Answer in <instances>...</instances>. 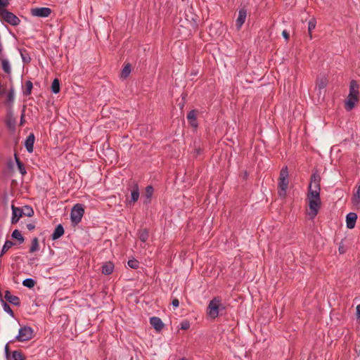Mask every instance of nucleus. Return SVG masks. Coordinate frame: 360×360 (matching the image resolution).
I'll list each match as a JSON object with an SVG mask.
<instances>
[{"instance_id":"24","label":"nucleus","mask_w":360,"mask_h":360,"mask_svg":"<svg viewBox=\"0 0 360 360\" xmlns=\"http://www.w3.org/2000/svg\"><path fill=\"white\" fill-rule=\"evenodd\" d=\"M39 249V240L37 238H34L32 240L31 247L30 248V252L32 253L38 251Z\"/></svg>"},{"instance_id":"26","label":"nucleus","mask_w":360,"mask_h":360,"mask_svg":"<svg viewBox=\"0 0 360 360\" xmlns=\"http://www.w3.org/2000/svg\"><path fill=\"white\" fill-rule=\"evenodd\" d=\"M51 91L53 94H58L60 91V82L58 79H54L51 84Z\"/></svg>"},{"instance_id":"16","label":"nucleus","mask_w":360,"mask_h":360,"mask_svg":"<svg viewBox=\"0 0 360 360\" xmlns=\"http://www.w3.org/2000/svg\"><path fill=\"white\" fill-rule=\"evenodd\" d=\"M5 299L13 305L18 306L20 304L19 297L11 295L8 290L6 291Z\"/></svg>"},{"instance_id":"44","label":"nucleus","mask_w":360,"mask_h":360,"mask_svg":"<svg viewBox=\"0 0 360 360\" xmlns=\"http://www.w3.org/2000/svg\"><path fill=\"white\" fill-rule=\"evenodd\" d=\"M282 35L286 40L289 39V34L286 30L283 31Z\"/></svg>"},{"instance_id":"4","label":"nucleus","mask_w":360,"mask_h":360,"mask_svg":"<svg viewBox=\"0 0 360 360\" xmlns=\"http://www.w3.org/2000/svg\"><path fill=\"white\" fill-rule=\"evenodd\" d=\"M221 307V300L217 298L214 297L212 299L207 307V314L208 315L212 318L215 319L219 315V309Z\"/></svg>"},{"instance_id":"45","label":"nucleus","mask_w":360,"mask_h":360,"mask_svg":"<svg viewBox=\"0 0 360 360\" xmlns=\"http://www.w3.org/2000/svg\"><path fill=\"white\" fill-rule=\"evenodd\" d=\"M27 228L29 231H33L35 228V226L33 224H27Z\"/></svg>"},{"instance_id":"9","label":"nucleus","mask_w":360,"mask_h":360,"mask_svg":"<svg viewBox=\"0 0 360 360\" xmlns=\"http://www.w3.org/2000/svg\"><path fill=\"white\" fill-rule=\"evenodd\" d=\"M5 122H6L7 127L10 130H11V131L15 130L16 119L13 116V113L12 110H8L7 112Z\"/></svg>"},{"instance_id":"29","label":"nucleus","mask_w":360,"mask_h":360,"mask_svg":"<svg viewBox=\"0 0 360 360\" xmlns=\"http://www.w3.org/2000/svg\"><path fill=\"white\" fill-rule=\"evenodd\" d=\"M25 87H26V89L24 91V94L25 96L30 95L32 93V87H33L32 82L30 80L27 81L25 82Z\"/></svg>"},{"instance_id":"47","label":"nucleus","mask_w":360,"mask_h":360,"mask_svg":"<svg viewBox=\"0 0 360 360\" xmlns=\"http://www.w3.org/2000/svg\"><path fill=\"white\" fill-rule=\"evenodd\" d=\"M25 122V114L24 112L22 113L20 117V125H22Z\"/></svg>"},{"instance_id":"3","label":"nucleus","mask_w":360,"mask_h":360,"mask_svg":"<svg viewBox=\"0 0 360 360\" xmlns=\"http://www.w3.org/2000/svg\"><path fill=\"white\" fill-rule=\"evenodd\" d=\"M289 179L288 170L287 167H284L280 171L278 184V195L281 198H285L286 191L288 188Z\"/></svg>"},{"instance_id":"43","label":"nucleus","mask_w":360,"mask_h":360,"mask_svg":"<svg viewBox=\"0 0 360 360\" xmlns=\"http://www.w3.org/2000/svg\"><path fill=\"white\" fill-rule=\"evenodd\" d=\"M189 328V323L188 322L181 323V329L186 330Z\"/></svg>"},{"instance_id":"22","label":"nucleus","mask_w":360,"mask_h":360,"mask_svg":"<svg viewBox=\"0 0 360 360\" xmlns=\"http://www.w3.org/2000/svg\"><path fill=\"white\" fill-rule=\"evenodd\" d=\"M0 60L1 61V66H2L3 70L6 74L10 75L11 73V65H10V63H9L8 60H7V59H1V58H0Z\"/></svg>"},{"instance_id":"36","label":"nucleus","mask_w":360,"mask_h":360,"mask_svg":"<svg viewBox=\"0 0 360 360\" xmlns=\"http://www.w3.org/2000/svg\"><path fill=\"white\" fill-rule=\"evenodd\" d=\"M128 265L131 269H137L139 266V262L136 259H129L128 261Z\"/></svg>"},{"instance_id":"6","label":"nucleus","mask_w":360,"mask_h":360,"mask_svg":"<svg viewBox=\"0 0 360 360\" xmlns=\"http://www.w3.org/2000/svg\"><path fill=\"white\" fill-rule=\"evenodd\" d=\"M84 213V210L82 205L79 204L75 205L72 209L70 213V219L72 222L75 224H79L82 220Z\"/></svg>"},{"instance_id":"30","label":"nucleus","mask_w":360,"mask_h":360,"mask_svg":"<svg viewBox=\"0 0 360 360\" xmlns=\"http://www.w3.org/2000/svg\"><path fill=\"white\" fill-rule=\"evenodd\" d=\"M35 283V281L32 278H26L22 281V285L29 288H33Z\"/></svg>"},{"instance_id":"11","label":"nucleus","mask_w":360,"mask_h":360,"mask_svg":"<svg viewBox=\"0 0 360 360\" xmlns=\"http://www.w3.org/2000/svg\"><path fill=\"white\" fill-rule=\"evenodd\" d=\"M357 219V214L354 212H349L346 216V224L347 227L349 229H353L355 226V224Z\"/></svg>"},{"instance_id":"21","label":"nucleus","mask_w":360,"mask_h":360,"mask_svg":"<svg viewBox=\"0 0 360 360\" xmlns=\"http://www.w3.org/2000/svg\"><path fill=\"white\" fill-rule=\"evenodd\" d=\"M14 156H15V162L17 164V166H18V170H19L20 173L22 176H25L27 174V171H26V169H25L24 165L20 160L19 158L18 157V155L16 154H15Z\"/></svg>"},{"instance_id":"12","label":"nucleus","mask_w":360,"mask_h":360,"mask_svg":"<svg viewBox=\"0 0 360 360\" xmlns=\"http://www.w3.org/2000/svg\"><path fill=\"white\" fill-rule=\"evenodd\" d=\"M247 17V12L245 9H240L238 12V16L236 22V25L238 30H240L244 24Z\"/></svg>"},{"instance_id":"46","label":"nucleus","mask_w":360,"mask_h":360,"mask_svg":"<svg viewBox=\"0 0 360 360\" xmlns=\"http://www.w3.org/2000/svg\"><path fill=\"white\" fill-rule=\"evenodd\" d=\"M356 316L357 318H360V304L356 307Z\"/></svg>"},{"instance_id":"35","label":"nucleus","mask_w":360,"mask_h":360,"mask_svg":"<svg viewBox=\"0 0 360 360\" xmlns=\"http://www.w3.org/2000/svg\"><path fill=\"white\" fill-rule=\"evenodd\" d=\"M10 0H0V13L3 11H6V7L8 6Z\"/></svg>"},{"instance_id":"51","label":"nucleus","mask_w":360,"mask_h":360,"mask_svg":"<svg viewBox=\"0 0 360 360\" xmlns=\"http://www.w3.org/2000/svg\"><path fill=\"white\" fill-rule=\"evenodd\" d=\"M359 354H360V351H359Z\"/></svg>"},{"instance_id":"20","label":"nucleus","mask_w":360,"mask_h":360,"mask_svg":"<svg viewBox=\"0 0 360 360\" xmlns=\"http://www.w3.org/2000/svg\"><path fill=\"white\" fill-rule=\"evenodd\" d=\"M139 198V190L137 185H135L133 188V190L131 192V200L129 201L130 204H134Z\"/></svg>"},{"instance_id":"19","label":"nucleus","mask_w":360,"mask_h":360,"mask_svg":"<svg viewBox=\"0 0 360 360\" xmlns=\"http://www.w3.org/2000/svg\"><path fill=\"white\" fill-rule=\"evenodd\" d=\"M114 264L111 262H105L102 266V273L105 275H110L112 273Z\"/></svg>"},{"instance_id":"5","label":"nucleus","mask_w":360,"mask_h":360,"mask_svg":"<svg viewBox=\"0 0 360 360\" xmlns=\"http://www.w3.org/2000/svg\"><path fill=\"white\" fill-rule=\"evenodd\" d=\"M0 19L13 26H17L20 22L19 18L8 10L3 11L0 13Z\"/></svg>"},{"instance_id":"39","label":"nucleus","mask_w":360,"mask_h":360,"mask_svg":"<svg viewBox=\"0 0 360 360\" xmlns=\"http://www.w3.org/2000/svg\"><path fill=\"white\" fill-rule=\"evenodd\" d=\"M153 193V188L151 186H148L146 188V196L150 199Z\"/></svg>"},{"instance_id":"34","label":"nucleus","mask_w":360,"mask_h":360,"mask_svg":"<svg viewBox=\"0 0 360 360\" xmlns=\"http://www.w3.org/2000/svg\"><path fill=\"white\" fill-rule=\"evenodd\" d=\"M15 98L14 89L13 87H11L8 92L7 95V101L9 103H13Z\"/></svg>"},{"instance_id":"15","label":"nucleus","mask_w":360,"mask_h":360,"mask_svg":"<svg viewBox=\"0 0 360 360\" xmlns=\"http://www.w3.org/2000/svg\"><path fill=\"white\" fill-rule=\"evenodd\" d=\"M187 119L188 120L189 124L194 128H197L198 122H197V112L195 110H191L187 115Z\"/></svg>"},{"instance_id":"32","label":"nucleus","mask_w":360,"mask_h":360,"mask_svg":"<svg viewBox=\"0 0 360 360\" xmlns=\"http://www.w3.org/2000/svg\"><path fill=\"white\" fill-rule=\"evenodd\" d=\"M14 243L12 241L6 240L2 248L1 256H2L8 249H10Z\"/></svg>"},{"instance_id":"37","label":"nucleus","mask_w":360,"mask_h":360,"mask_svg":"<svg viewBox=\"0 0 360 360\" xmlns=\"http://www.w3.org/2000/svg\"><path fill=\"white\" fill-rule=\"evenodd\" d=\"M316 86L319 89V90L324 89L326 86V79H324L323 78L319 79L317 81Z\"/></svg>"},{"instance_id":"27","label":"nucleus","mask_w":360,"mask_h":360,"mask_svg":"<svg viewBox=\"0 0 360 360\" xmlns=\"http://www.w3.org/2000/svg\"><path fill=\"white\" fill-rule=\"evenodd\" d=\"M131 72V65L129 64H127L122 69L121 72V77L127 78Z\"/></svg>"},{"instance_id":"28","label":"nucleus","mask_w":360,"mask_h":360,"mask_svg":"<svg viewBox=\"0 0 360 360\" xmlns=\"http://www.w3.org/2000/svg\"><path fill=\"white\" fill-rule=\"evenodd\" d=\"M21 210L25 216L32 217L34 215V210L30 206H24L22 208H21Z\"/></svg>"},{"instance_id":"13","label":"nucleus","mask_w":360,"mask_h":360,"mask_svg":"<svg viewBox=\"0 0 360 360\" xmlns=\"http://www.w3.org/2000/svg\"><path fill=\"white\" fill-rule=\"evenodd\" d=\"M150 323L157 331H160L164 328V323L159 317H151L150 319Z\"/></svg>"},{"instance_id":"40","label":"nucleus","mask_w":360,"mask_h":360,"mask_svg":"<svg viewBox=\"0 0 360 360\" xmlns=\"http://www.w3.org/2000/svg\"><path fill=\"white\" fill-rule=\"evenodd\" d=\"M347 247L346 245L343 243V242H341L340 244H339V247H338V251H339V253L342 255V254H345L346 252H347Z\"/></svg>"},{"instance_id":"41","label":"nucleus","mask_w":360,"mask_h":360,"mask_svg":"<svg viewBox=\"0 0 360 360\" xmlns=\"http://www.w3.org/2000/svg\"><path fill=\"white\" fill-rule=\"evenodd\" d=\"M172 304L174 307H178L179 306V301L177 298L172 300Z\"/></svg>"},{"instance_id":"14","label":"nucleus","mask_w":360,"mask_h":360,"mask_svg":"<svg viewBox=\"0 0 360 360\" xmlns=\"http://www.w3.org/2000/svg\"><path fill=\"white\" fill-rule=\"evenodd\" d=\"M34 140L35 137L33 134H30L25 140V146L29 153L33 152Z\"/></svg>"},{"instance_id":"7","label":"nucleus","mask_w":360,"mask_h":360,"mask_svg":"<svg viewBox=\"0 0 360 360\" xmlns=\"http://www.w3.org/2000/svg\"><path fill=\"white\" fill-rule=\"evenodd\" d=\"M33 330L29 326H24L19 330L18 335L16 336V340L20 342L27 341L32 338Z\"/></svg>"},{"instance_id":"31","label":"nucleus","mask_w":360,"mask_h":360,"mask_svg":"<svg viewBox=\"0 0 360 360\" xmlns=\"http://www.w3.org/2000/svg\"><path fill=\"white\" fill-rule=\"evenodd\" d=\"M12 357L13 360H25V356L22 353L18 350L13 352Z\"/></svg>"},{"instance_id":"1","label":"nucleus","mask_w":360,"mask_h":360,"mask_svg":"<svg viewBox=\"0 0 360 360\" xmlns=\"http://www.w3.org/2000/svg\"><path fill=\"white\" fill-rule=\"evenodd\" d=\"M320 192L321 176L317 172H314L311 176L307 198L309 205L308 215L310 219H314L316 217L321 207Z\"/></svg>"},{"instance_id":"49","label":"nucleus","mask_w":360,"mask_h":360,"mask_svg":"<svg viewBox=\"0 0 360 360\" xmlns=\"http://www.w3.org/2000/svg\"><path fill=\"white\" fill-rule=\"evenodd\" d=\"M197 154H199L200 153V149L196 150Z\"/></svg>"},{"instance_id":"23","label":"nucleus","mask_w":360,"mask_h":360,"mask_svg":"<svg viewBox=\"0 0 360 360\" xmlns=\"http://www.w3.org/2000/svg\"><path fill=\"white\" fill-rule=\"evenodd\" d=\"M11 236L13 238L16 239L20 244L22 243L25 240L24 237L18 229H15L13 231Z\"/></svg>"},{"instance_id":"38","label":"nucleus","mask_w":360,"mask_h":360,"mask_svg":"<svg viewBox=\"0 0 360 360\" xmlns=\"http://www.w3.org/2000/svg\"><path fill=\"white\" fill-rule=\"evenodd\" d=\"M148 238V233L146 230L142 231L139 234V238L142 242H146Z\"/></svg>"},{"instance_id":"33","label":"nucleus","mask_w":360,"mask_h":360,"mask_svg":"<svg viewBox=\"0 0 360 360\" xmlns=\"http://www.w3.org/2000/svg\"><path fill=\"white\" fill-rule=\"evenodd\" d=\"M1 301L2 303L4 310L8 314H9L11 316H13V311L10 307V306L6 302H4V300L1 299Z\"/></svg>"},{"instance_id":"8","label":"nucleus","mask_w":360,"mask_h":360,"mask_svg":"<svg viewBox=\"0 0 360 360\" xmlns=\"http://www.w3.org/2000/svg\"><path fill=\"white\" fill-rule=\"evenodd\" d=\"M52 11L48 7H36L30 10V13L32 16L39 18H47L49 17Z\"/></svg>"},{"instance_id":"17","label":"nucleus","mask_w":360,"mask_h":360,"mask_svg":"<svg viewBox=\"0 0 360 360\" xmlns=\"http://www.w3.org/2000/svg\"><path fill=\"white\" fill-rule=\"evenodd\" d=\"M63 233H64V229H63V226L61 224H58L56 227L53 234L51 235V238L53 240H57L59 238H60L63 235Z\"/></svg>"},{"instance_id":"10","label":"nucleus","mask_w":360,"mask_h":360,"mask_svg":"<svg viewBox=\"0 0 360 360\" xmlns=\"http://www.w3.org/2000/svg\"><path fill=\"white\" fill-rule=\"evenodd\" d=\"M12 209V218H11V224H16L20 218H21L24 214L22 213V211L21 208L16 207L13 205H11Z\"/></svg>"},{"instance_id":"50","label":"nucleus","mask_w":360,"mask_h":360,"mask_svg":"<svg viewBox=\"0 0 360 360\" xmlns=\"http://www.w3.org/2000/svg\"><path fill=\"white\" fill-rule=\"evenodd\" d=\"M179 360H187L186 358H181Z\"/></svg>"},{"instance_id":"18","label":"nucleus","mask_w":360,"mask_h":360,"mask_svg":"<svg viewBox=\"0 0 360 360\" xmlns=\"http://www.w3.org/2000/svg\"><path fill=\"white\" fill-rule=\"evenodd\" d=\"M352 202L357 209H360V185L352 198Z\"/></svg>"},{"instance_id":"2","label":"nucleus","mask_w":360,"mask_h":360,"mask_svg":"<svg viewBox=\"0 0 360 360\" xmlns=\"http://www.w3.org/2000/svg\"><path fill=\"white\" fill-rule=\"evenodd\" d=\"M359 86L355 80L349 84V93L345 101V108L347 111L352 110L359 100Z\"/></svg>"},{"instance_id":"25","label":"nucleus","mask_w":360,"mask_h":360,"mask_svg":"<svg viewBox=\"0 0 360 360\" xmlns=\"http://www.w3.org/2000/svg\"><path fill=\"white\" fill-rule=\"evenodd\" d=\"M316 25V21L314 18H311L308 22V32L310 39H312L311 32L315 29Z\"/></svg>"},{"instance_id":"42","label":"nucleus","mask_w":360,"mask_h":360,"mask_svg":"<svg viewBox=\"0 0 360 360\" xmlns=\"http://www.w3.org/2000/svg\"><path fill=\"white\" fill-rule=\"evenodd\" d=\"M4 350H5L6 356L7 357H8V356H10V349H9L8 344H6V345L5 348H4Z\"/></svg>"},{"instance_id":"48","label":"nucleus","mask_w":360,"mask_h":360,"mask_svg":"<svg viewBox=\"0 0 360 360\" xmlns=\"http://www.w3.org/2000/svg\"><path fill=\"white\" fill-rule=\"evenodd\" d=\"M21 56H22V60L24 62H25V63H29L30 62V58L27 59L26 57H25L22 53H21Z\"/></svg>"}]
</instances>
